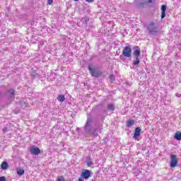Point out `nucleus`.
<instances>
[{
    "label": "nucleus",
    "mask_w": 181,
    "mask_h": 181,
    "mask_svg": "<svg viewBox=\"0 0 181 181\" xmlns=\"http://www.w3.org/2000/svg\"><path fill=\"white\" fill-rule=\"evenodd\" d=\"M86 134H92L94 131V119L92 117H88L86 122L83 127Z\"/></svg>",
    "instance_id": "f257e3e1"
},
{
    "label": "nucleus",
    "mask_w": 181,
    "mask_h": 181,
    "mask_svg": "<svg viewBox=\"0 0 181 181\" xmlns=\"http://www.w3.org/2000/svg\"><path fill=\"white\" fill-rule=\"evenodd\" d=\"M134 51L133 52V56H134V59L132 61L133 66H139L141 61L139 57H141V48L139 46H134Z\"/></svg>",
    "instance_id": "f03ea898"
},
{
    "label": "nucleus",
    "mask_w": 181,
    "mask_h": 181,
    "mask_svg": "<svg viewBox=\"0 0 181 181\" xmlns=\"http://www.w3.org/2000/svg\"><path fill=\"white\" fill-rule=\"evenodd\" d=\"M147 30L149 35L155 36L158 35V33L159 32V27L158 26V24L155 23L154 22H150L147 25Z\"/></svg>",
    "instance_id": "7ed1b4c3"
},
{
    "label": "nucleus",
    "mask_w": 181,
    "mask_h": 181,
    "mask_svg": "<svg viewBox=\"0 0 181 181\" xmlns=\"http://www.w3.org/2000/svg\"><path fill=\"white\" fill-rule=\"evenodd\" d=\"M88 70L91 74L92 77H100V76H101L103 74V73L101 72V71L95 69V68H93L91 67V65H90L88 66Z\"/></svg>",
    "instance_id": "20e7f679"
},
{
    "label": "nucleus",
    "mask_w": 181,
    "mask_h": 181,
    "mask_svg": "<svg viewBox=\"0 0 181 181\" xmlns=\"http://www.w3.org/2000/svg\"><path fill=\"white\" fill-rule=\"evenodd\" d=\"M122 55L124 57H131L132 56V47H131V45L124 47L122 50Z\"/></svg>",
    "instance_id": "39448f33"
},
{
    "label": "nucleus",
    "mask_w": 181,
    "mask_h": 181,
    "mask_svg": "<svg viewBox=\"0 0 181 181\" xmlns=\"http://www.w3.org/2000/svg\"><path fill=\"white\" fill-rule=\"evenodd\" d=\"M177 156L175 155V154H172L170 156V167L173 168H176L177 166Z\"/></svg>",
    "instance_id": "423d86ee"
},
{
    "label": "nucleus",
    "mask_w": 181,
    "mask_h": 181,
    "mask_svg": "<svg viewBox=\"0 0 181 181\" xmlns=\"http://www.w3.org/2000/svg\"><path fill=\"white\" fill-rule=\"evenodd\" d=\"M81 176L83 179H86V180H87V179L91 177V171H90L89 170H83Z\"/></svg>",
    "instance_id": "0eeeda50"
},
{
    "label": "nucleus",
    "mask_w": 181,
    "mask_h": 181,
    "mask_svg": "<svg viewBox=\"0 0 181 181\" xmlns=\"http://www.w3.org/2000/svg\"><path fill=\"white\" fill-rule=\"evenodd\" d=\"M7 95L8 97V100L13 101L15 100V89H9L7 91Z\"/></svg>",
    "instance_id": "6e6552de"
},
{
    "label": "nucleus",
    "mask_w": 181,
    "mask_h": 181,
    "mask_svg": "<svg viewBox=\"0 0 181 181\" xmlns=\"http://www.w3.org/2000/svg\"><path fill=\"white\" fill-rule=\"evenodd\" d=\"M30 151L33 155H39V153H40V148H39V147L35 146H33L30 148Z\"/></svg>",
    "instance_id": "1a4fd4ad"
},
{
    "label": "nucleus",
    "mask_w": 181,
    "mask_h": 181,
    "mask_svg": "<svg viewBox=\"0 0 181 181\" xmlns=\"http://www.w3.org/2000/svg\"><path fill=\"white\" fill-rule=\"evenodd\" d=\"M142 130L140 127H136L134 130V135L133 136L134 139H138L141 136V132Z\"/></svg>",
    "instance_id": "9d476101"
},
{
    "label": "nucleus",
    "mask_w": 181,
    "mask_h": 181,
    "mask_svg": "<svg viewBox=\"0 0 181 181\" xmlns=\"http://www.w3.org/2000/svg\"><path fill=\"white\" fill-rule=\"evenodd\" d=\"M161 19H163L166 16V6L162 5L161 6Z\"/></svg>",
    "instance_id": "9b49d317"
},
{
    "label": "nucleus",
    "mask_w": 181,
    "mask_h": 181,
    "mask_svg": "<svg viewBox=\"0 0 181 181\" xmlns=\"http://www.w3.org/2000/svg\"><path fill=\"white\" fill-rule=\"evenodd\" d=\"M134 124H135V120L131 119L127 121L126 125L127 128H131V127H132V125H134Z\"/></svg>",
    "instance_id": "f8f14e48"
},
{
    "label": "nucleus",
    "mask_w": 181,
    "mask_h": 181,
    "mask_svg": "<svg viewBox=\"0 0 181 181\" xmlns=\"http://www.w3.org/2000/svg\"><path fill=\"white\" fill-rule=\"evenodd\" d=\"M81 21L83 23V25L87 26V25H88V22H90V18L88 17H83L81 18Z\"/></svg>",
    "instance_id": "ddd939ff"
},
{
    "label": "nucleus",
    "mask_w": 181,
    "mask_h": 181,
    "mask_svg": "<svg viewBox=\"0 0 181 181\" xmlns=\"http://www.w3.org/2000/svg\"><path fill=\"white\" fill-rule=\"evenodd\" d=\"M175 139H176L177 141H181V132H177L175 134L174 136Z\"/></svg>",
    "instance_id": "4468645a"
},
{
    "label": "nucleus",
    "mask_w": 181,
    "mask_h": 181,
    "mask_svg": "<svg viewBox=\"0 0 181 181\" xmlns=\"http://www.w3.org/2000/svg\"><path fill=\"white\" fill-rule=\"evenodd\" d=\"M8 163H6V161H3L1 165V169H3V170H6V169H8Z\"/></svg>",
    "instance_id": "2eb2a0df"
},
{
    "label": "nucleus",
    "mask_w": 181,
    "mask_h": 181,
    "mask_svg": "<svg viewBox=\"0 0 181 181\" xmlns=\"http://www.w3.org/2000/svg\"><path fill=\"white\" fill-rule=\"evenodd\" d=\"M107 110L109 111H115V105H114V104L110 103L109 105H107Z\"/></svg>",
    "instance_id": "dca6fc26"
},
{
    "label": "nucleus",
    "mask_w": 181,
    "mask_h": 181,
    "mask_svg": "<svg viewBox=\"0 0 181 181\" xmlns=\"http://www.w3.org/2000/svg\"><path fill=\"white\" fill-rule=\"evenodd\" d=\"M58 101H60V103H63L64 100H66V97H64V95H59L57 97Z\"/></svg>",
    "instance_id": "f3484780"
},
{
    "label": "nucleus",
    "mask_w": 181,
    "mask_h": 181,
    "mask_svg": "<svg viewBox=\"0 0 181 181\" xmlns=\"http://www.w3.org/2000/svg\"><path fill=\"white\" fill-rule=\"evenodd\" d=\"M136 6H137V8H144V6H145V3H144V2H136Z\"/></svg>",
    "instance_id": "a211bd4d"
},
{
    "label": "nucleus",
    "mask_w": 181,
    "mask_h": 181,
    "mask_svg": "<svg viewBox=\"0 0 181 181\" xmlns=\"http://www.w3.org/2000/svg\"><path fill=\"white\" fill-rule=\"evenodd\" d=\"M24 173H25V170L23 169L17 170V175H18V176H22V175H23Z\"/></svg>",
    "instance_id": "6ab92c4d"
},
{
    "label": "nucleus",
    "mask_w": 181,
    "mask_h": 181,
    "mask_svg": "<svg viewBox=\"0 0 181 181\" xmlns=\"http://www.w3.org/2000/svg\"><path fill=\"white\" fill-rule=\"evenodd\" d=\"M93 165H94V163H93L91 160V158H88L87 161V166L90 167V166H93Z\"/></svg>",
    "instance_id": "aec40b11"
},
{
    "label": "nucleus",
    "mask_w": 181,
    "mask_h": 181,
    "mask_svg": "<svg viewBox=\"0 0 181 181\" xmlns=\"http://www.w3.org/2000/svg\"><path fill=\"white\" fill-rule=\"evenodd\" d=\"M31 77H33L34 78L37 76V73H36V71H32L30 72Z\"/></svg>",
    "instance_id": "412c9836"
},
{
    "label": "nucleus",
    "mask_w": 181,
    "mask_h": 181,
    "mask_svg": "<svg viewBox=\"0 0 181 181\" xmlns=\"http://www.w3.org/2000/svg\"><path fill=\"white\" fill-rule=\"evenodd\" d=\"M146 4H151V6L155 4V1L153 0H145Z\"/></svg>",
    "instance_id": "4be33fe9"
},
{
    "label": "nucleus",
    "mask_w": 181,
    "mask_h": 181,
    "mask_svg": "<svg viewBox=\"0 0 181 181\" xmlns=\"http://www.w3.org/2000/svg\"><path fill=\"white\" fill-rule=\"evenodd\" d=\"M109 78H110V81H111V83H112V81H115V76H114V75H110Z\"/></svg>",
    "instance_id": "5701e85b"
},
{
    "label": "nucleus",
    "mask_w": 181,
    "mask_h": 181,
    "mask_svg": "<svg viewBox=\"0 0 181 181\" xmlns=\"http://www.w3.org/2000/svg\"><path fill=\"white\" fill-rule=\"evenodd\" d=\"M92 134L94 135V136H97L98 134H97V129H93Z\"/></svg>",
    "instance_id": "b1692460"
},
{
    "label": "nucleus",
    "mask_w": 181,
    "mask_h": 181,
    "mask_svg": "<svg viewBox=\"0 0 181 181\" xmlns=\"http://www.w3.org/2000/svg\"><path fill=\"white\" fill-rule=\"evenodd\" d=\"M57 181H66V180H64V177L61 176L57 178Z\"/></svg>",
    "instance_id": "393cba45"
},
{
    "label": "nucleus",
    "mask_w": 181,
    "mask_h": 181,
    "mask_svg": "<svg viewBox=\"0 0 181 181\" xmlns=\"http://www.w3.org/2000/svg\"><path fill=\"white\" fill-rule=\"evenodd\" d=\"M9 132V129H8V127H4L3 129V132L4 134H6V132Z\"/></svg>",
    "instance_id": "a878e982"
},
{
    "label": "nucleus",
    "mask_w": 181,
    "mask_h": 181,
    "mask_svg": "<svg viewBox=\"0 0 181 181\" xmlns=\"http://www.w3.org/2000/svg\"><path fill=\"white\" fill-rule=\"evenodd\" d=\"M0 181H6V177L5 176L0 177Z\"/></svg>",
    "instance_id": "bb28decb"
},
{
    "label": "nucleus",
    "mask_w": 181,
    "mask_h": 181,
    "mask_svg": "<svg viewBox=\"0 0 181 181\" xmlns=\"http://www.w3.org/2000/svg\"><path fill=\"white\" fill-rule=\"evenodd\" d=\"M47 4H48L49 5H52V4H53V0H48V1H47Z\"/></svg>",
    "instance_id": "cd10ccee"
},
{
    "label": "nucleus",
    "mask_w": 181,
    "mask_h": 181,
    "mask_svg": "<svg viewBox=\"0 0 181 181\" xmlns=\"http://www.w3.org/2000/svg\"><path fill=\"white\" fill-rule=\"evenodd\" d=\"M86 2H88V4H92V2H94V0H85Z\"/></svg>",
    "instance_id": "c85d7f7f"
},
{
    "label": "nucleus",
    "mask_w": 181,
    "mask_h": 181,
    "mask_svg": "<svg viewBox=\"0 0 181 181\" xmlns=\"http://www.w3.org/2000/svg\"><path fill=\"white\" fill-rule=\"evenodd\" d=\"M175 95H176V97H178V98L181 97V94H180V93H176Z\"/></svg>",
    "instance_id": "c756f323"
},
{
    "label": "nucleus",
    "mask_w": 181,
    "mask_h": 181,
    "mask_svg": "<svg viewBox=\"0 0 181 181\" xmlns=\"http://www.w3.org/2000/svg\"><path fill=\"white\" fill-rule=\"evenodd\" d=\"M78 181H84V178L79 177V178H78Z\"/></svg>",
    "instance_id": "7c9ffc66"
},
{
    "label": "nucleus",
    "mask_w": 181,
    "mask_h": 181,
    "mask_svg": "<svg viewBox=\"0 0 181 181\" xmlns=\"http://www.w3.org/2000/svg\"><path fill=\"white\" fill-rule=\"evenodd\" d=\"M75 2H78L80 0H74Z\"/></svg>",
    "instance_id": "2f4dec72"
},
{
    "label": "nucleus",
    "mask_w": 181,
    "mask_h": 181,
    "mask_svg": "<svg viewBox=\"0 0 181 181\" xmlns=\"http://www.w3.org/2000/svg\"><path fill=\"white\" fill-rule=\"evenodd\" d=\"M76 131H80V128L78 127V128L76 129Z\"/></svg>",
    "instance_id": "473e14b6"
}]
</instances>
